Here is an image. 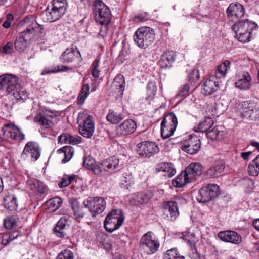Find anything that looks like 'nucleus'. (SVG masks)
<instances>
[{"instance_id":"nucleus-1","label":"nucleus","mask_w":259,"mask_h":259,"mask_svg":"<svg viewBox=\"0 0 259 259\" xmlns=\"http://www.w3.org/2000/svg\"><path fill=\"white\" fill-rule=\"evenodd\" d=\"M94 17L96 21L100 24L104 25L101 28L99 35L103 37L106 34L107 25L110 23L111 14L110 9L102 1L95 0L94 1Z\"/></svg>"},{"instance_id":"nucleus-2","label":"nucleus","mask_w":259,"mask_h":259,"mask_svg":"<svg viewBox=\"0 0 259 259\" xmlns=\"http://www.w3.org/2000/svg\"><path fill=\"white\" fill-rule=\"evenodd\" d=\"M37 27H40L41 30L43 29L42 26L38 25L36 22H33L26 30L18 34L14 44L17 51L20 53L24 52L28 47L29 41L34 34L35 29Z\"/></svg>"},{"instance_id":"nucleus-3","label":"nucleus","mask_w":259,"mask_h":259,"mask_svg":"<svg viewBox=\"0 0 259 259\" xmlns=\"http://www.w3.org/2000/svg\"><path fill=\"white\" fill-rule=\"evenodd\" d=\"M18 79L12 74H4L0 76V90H6L8 93H12L17 100H23L20 93L17 90Z\"/></svg>"},{"instance_id":"nucleus-4","label":"nucleus","mask_w":259,"mask_h":259,"mask_svg":"<svg viewBox=\"0 0 259 259\" xmlns=\"http://www.w3.org/2000/svg\"><path fill=\"white\" fill-rule=\"evenodd\" d=\"M154 39V30L148 27L139 28L134 35V41L140 48L147 47Z\"/></svg>"},{"instance_id":"nucleus-5","label":"nucleus","mask_w":259,"mask_h":259,"mask_svg":"<svg viewBox=\"0 0 259 259\" xmlns=\"http://www.w3.org/2000/svg\"><path fill=\"white\" fill-rule=\"evenodd\" d=\"M124 219V217L121 210L113 209L107 214L104 220V228L108 232H113L122 225Z\"/></svg>"},{"instance_id":"nucleus-6","label":"nucleus","mask_w":259,"mask_h":259,"mask_svg":"<svg viewBox=\"0 0 259 259\" xmlns=\"http://www.w3.org/2000/svg\"><path fill=\"white\" fill-rule=\"evenodd\" d=\"M67 7L66 0H53L51 9L47 8L46 10L47 20L50 22L58 20L65 14Z\"/></svg>"},{"instance_id":"nucleus-7","label":"nucleus","mask_w":259,"mask_h":259,"mask_svg":"<svg viewBox=\"0 0 259 259\" xmlns=\"http://www.w3.org/2000/svg\"><path fill=\"white\" fill-rule=\"evenodd\" d=\"M139 247L140 251L149 255L154 254L158 251L160 243L157 240L153 238L151 232H148L142 236Z\"/></svg>"},{"instance_id":"nucleus-8","label":"nucleus","mask_w":259,"mask_h":259,"mask_svg":"<svg viewBox=\"0 0 259 259\" xmlns=\"http://www.w3.org/2000/svg\"><path fill=\"white\" fill-rule=\"evenodd\" d=\"M106 204V201L101 197H90L83 202L84 207L89 209L93 217L104 210Z\"/></svg>"},{"instance_id":"nucleus-9","label":"nucleus","mask_w":259,"mask_h":259,"mask_svg":"<svg viewBox=\"0 0 259 259\" xmlns=\"http://www.w3.org/2000/svg\"><path fill=\"white\" fill-rule=\"evenodd\" d=\"M219 192V187L217 184H208L199 190L197 199L203 203L209 202L215 198Z\"/></svg>"},{"instance_id":"nucleus-10","label":"nucleus","mask_w":259,"mask_h":259,"mask_svg":"<svg viewBox=\"0 0 259 259\" xmlns=\"http://www.w3.org/2000/svg\"><path fill=\"white\" fill-rule=\"evenodd\" d=\"M241 113L245 118L255 120L259 119V107L254 102H243L242 104Z\"/></svg>"},{"instance_id":"nucleus-11","label":"nucleus","mask_w":259,"mask_h":259,"mask_svg":"<svg viewBox=\"0 0 259 259\" xmlns=\"http://www.w3.org/2000/svg\"><path fill=\"white\" fill-rule=\"evenodd\" d=\"M226 13L229 20L235 23L244 17L245 9L240 3H233L229 5Z\"/></svg>"},{"instance_id":"nucleus-12","label":"nucleus","mask_w":259,"mask_h":259,"mask_svg":"<svg viewBox=\"0 0 259 259\" xmlns=\"http://www.w3.org/2000/svg\"><path fill=\"white\" fill-rule=\"evenodd\" d=\"M201 141L196 135L189 136L188 139L185 140L181 146V149L186 153L193 155L200 149Z\"/></svg>"},{"instance_id":"nucleus-13","label":"nucleus","mask_w":259,"mask_h":259,"mask_svg":"<svg viewBox=\"0 0 259 259\" xmlns=\"http://www.w3.org/2000/svg\"><path fill=\"white\" fill-rule=\"evenodd\" d=\"M137 152L140 156L150 157L159 151L158 146L152 142L144 141L137 144Z\"/></svg>"},{"instance_id":"nucleus-14","label":"nucleus","mask_w":259,"mask_h":259,"mask_svg":"<svg viewBox=\"0 0 259 259\" xmlns=\"http://www.w3.org/2000/svg\"><path fill=\"white\" fill-rule=\"evenodd\" d=\"M162 208L164 215L170 220L174 221L179 215V207L176 201H166L162 203Z\"/></svg>"},{"instance_id":"nucleus-15","label":"nucleus","mask_w":259,"mask_h":259,"mask_svg":"<svg viewBox=\"0 0 259 259\" xmlns=\"http://www.w3.org/2000/svg\"><path fill=\"white\" fill-rule=\"evenodd\" d=\"M232 28L235 33L242 30L244 32L252 33L253 30H256L258 28V25L254 22L249 21L247 19L244 20L241 19L235 23Z\"/></svg>"},{"instance_id":"nucleus-16","label":"nucleus","mask_w":259,"mask_h":259,"mask_svg":"<svg viewBox=\"0 0 259 259\" xmlns=\"http://www.w3.org/2000/svg\"><path fill=\"white\" fill-rule=\"evenodd\" d=\"M153 197L151 191L138 192L135 194L129 200V203L132 205L139 206L148 203Z\"/></svg>"},{"instance_id":"nucleus-17","label":"nucleus","mask_w":259,"mask_h":259,"mask_svg":"<svg viewBox=\"0 0 259 259\" xmlns=\"http://www.w3.org/2000/svg\"><path fill=\"white\" fill-rule=\"evenodd\" d=\"M83 125H79V131L80 134L86 138H91L94 131V124L93 117L87 115L84 119H82Z\"/></svg>"},{"instance_id":"nucleus-18","label":"nucleus","mask_w":259,"mask_h":259,"mask_svg":"<svg viewBox=\"0 0 259 259\" xmlns=\"http://www.w3.org/2000/svg\"><path fill=\"white\" fill-rule=\"evenodd\" d=\"M218 237L223 241L238 244L241 242V236L236 232L227 230L221 231Z\"/></svg>"},{"instance_id":"nucleus-19","label":"nucleus","mask_w":259,"mask_h":259,"mask_svg":"<svg viewBox=\"0 0 259 259\" xmlns=\"http://www.w3.org/2000/svg\"><path fill=\"white\" fill-rule=\"evenodd\" d=\"M68 220V217L63 216L61 217L59 221L56 224L54 228V232L55 235L59 238H67L66 227Z\"/></svg>"},{"instance_id":"nucleus-20","label":"nucleus","mask_w":259,"mask_h":259,"mask_svg":"<svg viewBox=\"0 0 259 259\" xmlns=\"http://www.w3.org/2000/svg\"><path fill=\"white\" fill-rule=\"evenodd\" d=\"M5 127L3 133L8 138L19 141L24 139V135L15 125L8 124L6 125Z\"/></svg>"},{"instance_id":"nucleus-21","label":"nucleus","mask_w":259,"mask_h":259,"mask_svg":"<svg viewBox=\"0 0 259 259\" xmlns=\"http://www.w3.org/2000/svg\"><path fill=\"white\" fill-rule=\"evenodd\" d=\"M31 154V157L36 160L40 156V150L38 144L35 142H28L25 146L22 155Z\"/></svg>"},{"instance_id":"nucleus-22","label":"nucleus","mask_w":259,"mask_h":259,"mask_svg":"<svg viewBox=\"0 0 259 259\" xmlns=\"http://www.w3.org/2000/svg\"><path fill=\"white\" fill-rule=\"evenodd\" d=\"M136 128V123L132 119H128L119 125L117 132L121 136H126L134 133Z\"/></svg>"},{"instance_id":"nucleus-23","label":"nucleus","mask_w":259,"mask_h":259,"mask_svg":"<svg viewBox=\"0 0 259 259\" xmlns=\"http://www.w3.org/2000/svg\"><path fill=\"white\" fill-rule=\"evenodd\" d=\"M176 55L172 51H166L161 56L159 61V65L160 68H166L172 66V63L175 61Z\"/></svg>"},{"instance_id":"nucleus-24","label":"nucleus","mask_w":259,"mask_h":259,"mask_svg":"<svg viewBox=\"0 0 259 259\" xmlns=\"http://www.w3.org/2000/svg\"><path fill=\"white\" fill-rule=\"evenodd\" d=\"M93 167L90 170L93 171L94 174L99 175L103 171L115 169L117 166L110 161L105 160L102 163L96 162Z\"/></svg>"},{"instance_id":"nucleus-25","label":"nucleus","mask_w":259,"mask_h":259,"mask_svg":"<svg viewBox=\"0 0 259 259\" xmlns=\"http://www.w3.org/2000/svg\"><path fill=\"white\" fill-rule=\"evenodd\" d=\"M203 166L198 163H192L185 169L187 176L191 178V180L193 181L197 177L200 176L203 172Z\"/></svg>"},{"instance_id":"nucleus-26","label":"nucleus","mask_w":259,"mask_h":259,"mask_svg":"<svg viewBox=\"0 0 259 259\" xmlns=\"http://www.w3.org/2000/svg\"><path fill=\"white\" fill-rule=\"evenodd\" d=\"M80 56V52L76 48H68L64 51L61 56L60 59L63 63H69L73 61L76 58Z\"/></svg>"},{"instance_id":"nucleus-27","label":"nucleus","mask_w":259,"mask_h":259,"mask_svg":"<svg viewBox=\"0 0 259 259\" xmlns=\"http://www.w3.org/2000/svg\"><path fill=\"white\" fill-rule=\"evenodd\" d=\"M69 205L73 212V214L76 219L82 218L84 215L83 208L81 206L78 200L71 198L69 199Z\"/></svg>"},{"instance_id":"nucleus-28","label":"nucleus","mask_w":259,"mask_h":259,"mask_svg":"<svg viewBox=\"0 0 259 259\" xmlns=\"http://www.w3.org/2000/svg\"><path fill=\"white\" fill-rule=\"evenodd\" d=\"M4 207L10 210H16L18 206L17 197L14 194H8L4 198Z\"/></svg>"},{"instance_id":"nucleus-29","label":"nucleus","mask_w":259,"mask_h":259,"mask_svg":"<svg viewBox=\"0 0 259 259\" xmlns=\"http://www.w3.org/2000/svg\"><path fill=\"white\" fill-rule=\"evenodd\" d=\"M203 93L206 95H211L217 91L219 87V82L210 78L206 80L202 85Z\"/></svg>"},{"instance_id":"nucleus-30","label":"nucleus","mask_w":259,"mask_h":259,"mask_svg":"<svg viewBox=\"0 0 259 259\" xmlns=\"http://www.w3.org/2000/svg\"><path fill=\"white\" fill-rule=\"evenodd\" d=\"M182 238L187 244L190 246L192 250H194L197 252L196 248V243L198 241L197 238L196 237L195 234L194 233L190 232H184L182 233Z\"/></svg>"},{"instance_id":"nucleus-31","label":"nucleus","mask_w":259,"mask_h":259,"mask_svg":"<svg viewBox=\"0 0 259 259\" xmlns=\"http://www.w3.org/2000/svg\"><path fill=\"white\" fill-rule=\"evenodd\" d=\"M192 181L191 180V178L187 176L186 171H182L176 178L173 180V185L177 187H182L188 183H191Z\"/></svg>"},{"instance_id":"nucleus-32","label":"nucleus","mask_w":259,"mask_h":259,"mask_svg":"<svg viewBox=\"0 0 259 259\" xmlns=\"http://www.w3.org/2000/svg\"><path fill=\"white\" fill-rule=\"evenodd\" d=\"M51 116L46 115L42 113L37 114L34 117V121L38 123L39 124L42 125L46 128L52 127L54 124L50 120Z\"/></svg>"},{"instance_id":"nucleus-33","label":"nucleus","mask_w":259,"mask_h":259,"mask_svg":"<svg viewBox=\"0 0 259 259\" xmlns=\"http://www.w3.org/2000/svg\"><path fill=\"white\" fill-rule=\"evenodd\" d=\"M59 142L64 144H78L81 142L80 137H73L69 134H62L58 138Z\"/></svg>"},{"instance_id":"nucleus-34","label":"nucleus","mask_w":259,"mask_h":259,"mask_svg":"<svg viewBox=\"0 0 259 259\" xmlns=\"http://www.w3.org/2000/svg\"><path fill=\"white\" fill-rule=\"evenodd\" d=\"M214 124L213 120L210 117H206L203 121L200 122L195 131L197 132H206Z\"/></svg>"},{"instance_id":"nucleus-35","label":"nucleus","mask_w":259,"mask_h":259,"mask_svg":"<svg viewBox=\"0 0 259 259\" xmlns=\"http://www.w3.org/2000/svg\"><path fill=\"white\" fill-rule=\"evenodd\" d=\"M251 77L248 73L243 74L238 80L235 82L236 87L242 89L246 90L248 89L250 85Z\"/></svg>"},{"instance_id":"nucleus-36","label":"nucleus","mask_w":259,"mask_h":259,"mask_svg":"<svg viewBox=\"0 0 259 259\" xmlns=\"http://www.w3.org/2000/svg\"><path fill=\"white\" fill-rule=\"evenodd\" d=\"M156 169L158 171H163L167 173V176L171 177L176 174V169L174 168L171 163L164 162L159 164Z\"/></svg>"},{"instance_id":"nucleus-37","label":"nucleus","mask_w":259,"mask_h":259,"mask_svg":"<svg viewBox=\"0 0 259 259\" xmlns=\"http://www.w3.org/2000/svg\"><path fill=\"white\" fill-rule=\"evenodd\" d=\"M21 236H22V233L19 230H15L9 233L5 234L2 236V243L4 245L6 246L10 241Z\"/></svg>"},{"instance_id":"nucleus-38","label":"nucleus","mask_w":259,"mask_h":259,"mask_svg":"<svg viewBox=\"0 0 259 259\" xmlns=\"http://www.w3.org/2000/svg\"><path fill=\"white\" fill-rule=\"evenodd\" d=\"M161 124L164 125L172 126L177 127L178 125V120L176 115L173 112H169L166 114L161 121Z\"/></svg>"},{"instance_id":"nucleus-39","label":"nucleus","mask_w":259,"mask_h":259,"mask_svg":"<svg viewBox=\"0 0 259 259\" xmlns=\"http://www.w3.org/2000/svg\"><path fill=\"white\" fill-rule=\"evenodd\" d=\"M112 86L116 89H119V92H120V94L122 95L125 86V80L123 75L121 74H118L113 80Z\"/></svg>"},{"instance_id":"nucleus-40","label":"nucleus","mask_w":259,"mask_h":259,"mask_svg":"<svg viewBox=\"0 0 259 259\" xmlns=\"http://www.w3.org/2000/svg\"><path fill=\"white\" fill-rule=\"evenodd\" d=\"M248 172L250 175L256 176L259 174V154L249 164Z\"/></svg>"},{"instance_id":"nucleus-41","label":"nucleus","mask_w":259,"mask_h":259,"mask_svg":"<svg viewBox=\"0 0 259 259\" xmlns=\"http://www.w3.org/2000/svg\"><path fill=\"white\" fill-rule=\"evenodd\" d=\"M58 152L64 154V158L62 160V163H65L69 161L72 158L74 153V149L71 146H64L59 149Z\"/></svg>"},{"instance_id":"nucleus-42","label":"nucleus","mask_w":259,"mask_h":259,"mask_svg":"<svg viewBox=\"0 0 259 259\" xmlns=\"http://www.w3.org/2000/svg\"><path fill=\"white\" fill-rule=\"evenodd\" d=\"M62 203V199L59 197L53 198L47 202L49 210L50 211H55L58 209L61 206Z\"/></svg>"},{"instance_id":"nucleus-43","label":"nucleus","mask_w":259,"mask_h":259,"mask_svg":"<svg viewBox=\"0 0 259 259\" xmlns=\"http://www.w3.org/2000/svg\"><path fill=\"white\" fill-rule=\"evenodd\" d=\"M230 62L229 60H225L222 64H220L215 72L218 77H224L228 69L230 67Z\"/></svg>"},{"instance_id":"nucleus-44","label":"nucleus","mask_w":259,"mask_h":259,"mask_svg":"<svg viewBox=\"0 0 259 259\" xmlns=\"http://www.w3.org/2000/svg\"><path fill=\"white\" fill-rule=\"evenodd\" d=\"M90 87L88 84H83L77 98V104L82 105L89 95Z\"/></svg>"},{"instance_id":"nucleus-45","label":"nucleus","mask_w":259,"mask_h":259,"mask_svg":"<svg viewBox=\"0 0 259 259\" xmlns=\"http://www.w3.org/2000/svg\"><path fill=\"white\" fill-rule=\"evenodd\" d=\"M224 169V166L223 165H217L209 168L205 174L208 177H217Z\"/></svg>"},{"instance_id":"nucleus-46","label":"nucleus","mask_w":259,"mask_h":259,"mask_svg":"<svg viewBox=\"0 0 259 259\" xmlns=\"http://www.w3.org/2000/svg\"><path fill=\"white\" fill-rule=\"evenodd\" d=\"M176 127L161 124V135L163 139H167L174 134Z\"/></svg>"},{"instance_id":"nucleus-47","label":"nucleus","mask_w":259,"mask_h":259,"mask_svg":"<svg viewBox=\"0 0 259 259\" xmlns=\"http://www.w3.org/2000/svg\"><path fill=\"white\" fill-rule=\"evenodd\" d=\"M163 259H185V257L180 255L176 248H172L166 251Z\"/></svg>"},{"instance_id":"nucleus-48","label":"nucleus","mask_w":259,"mask_h":259,"mask_svg":"<svg viewBox=\"0 0 259 259\" xmlns=\"http://www.w3.org/2000/svg\"><path fill=\"white\" fill-rule=\"evenodd\" d=\"M106 118L109 122L113 124H116L119 123L123 119V117L121 114L114 111H110Z\"/></svg>"},{"instance_id":"nucleus-49","label":"nucleus","mask_w":259,"mask_h":259,"mask_svg":"<svg viewBox=\"0 0 259 259\" xmlns=\"http://www.w3.org/2000/svg\"><path fill=\"white\" fill-rule=\"evenodd\" d=\"M75 177V176L74 175H64L61 181L58 183L59 187L60 188H63L68 186L74 180Z\"/></svg>"},{"instance_id":"nucleus-50","label":"nucleus","mask_w":259,"mask_h":259,"mask_svg":"<svg viewBox=\"0 0 259 259\" xmlns=\"http://www.w3.org/2000/svg\"><path fill=\"white\" fill-rule=\"evenodd\" d=\"M236 36H237L238 39L240 42H247L250 41L251 35L252 33L249 32H244L243 31H238L237 33H235Z\"/></svg>"},{"instance_id":"nucleus-51","label":"nucleus","mask_w":259,"mask_h":259,"mask_svg":"<svg viewBox=\"0 0 259 259\" xmlns=\"http://www.w3.org/2000/svg\"><path fill=\"white\" fill-rule=\"evenodd\" d=\"M4 226L7 229H11L16 225V218L14 216H10L4 220Z\"/></svg>"},{"instance_id":"nucleus-52","label":"nucleus","mask_w":259,"mask_h":259,"mask_svg":"<svg viewBox=\"0 0 259 259\" xmlns=\"http://www.w3.org/2000/svg\"><path fill=\"white\" fill-rule=\"evenodd\" d=\"M100 64L99 59H96L92 64V70L91 73L92 76L94 78H98L99 76L100 71L98 70L99 66Z\"/></svg>"},{"instance_id":"nucleus-53","label":"nucleus","mask_w":259,"mask_h":259,"mask_svg":"<svg viewBox=\"0 0 259 259\" xmlns=\"http://www.w3.org/2000/svg\"><path fill=\"white\" fill-rule=\"evenodd\" d=\"M73 252L68 249L62 251L57 256L56 259H73Z\"/></svg>"},{"instance_id":"nucleus-54","label":"nucleus","mask_w":259,"mask_h":259,"mask_svg":"<svg viewBox=\"0 0 259 259\" xmlns=\"http://www.w3.org/2000/svg\"><path fill=\"white\" fill-rule=\"evenodd\" d=\"M96 162L95 159L91 156H88L84 158L83 164L85 168L90 170L92 167H93V166Z\"/></svg>"},{"instance_id":"nucleus-55","label":"nucleus","mask_w":259,"mask_h":259,"mask_svg":"<svg viewBox=\"0 0 259 259\" xmlns=\"http://www.w3.org/2000/svg\"><path fill=\"white\" fill-rule=\"evenodd\" d=\"M199 71L197 69H192L188 74V79L190 82H195L199 79Z\"/></svg>"},{"instance_id":"nucleus-56","label":"nucleus","mask_w":259,"mask_h":259,"mask_svg":"<svg viewBox=\"0 0 259 259\" xmlns=\"http://www.w3.org/2000/svg\"><path fill=\"white\" fill-rule=\"evenodd\" d=\"M190 89V86L185 84L180 88L177 95L181 97H186L188 95Z\"/></svg>"},{"instance_id":"nucleus-57","label":"nucleus","mask_w":259,"mask_h":259,"mask_svg":"<svg viewBox=\"0 0 259 259\" xmlns=\"http://www.w3.org/2000/svg\"><path fill=\"white\" fill-rule=\"evenodd\" d=\"M219 133L220 131L216 127H214L208 132L207 131L206 135L208 138L215 140L218 138Z\"/></svg>"},{"instance_id":"nucleus-58","label":"nucleus","mask_w":259,"mask_h":259,"mask_svg":"<svg viewBox=\"0 0 259 259\" xmlns=\"http://www.w3.org/2000/svg\"><path fill=\"white\" fill-rule=\"evenodd\" d=\"M14 20V16L11 14L7 15L6 20L3 23L2 26L5 28H9L11 27V22Z\"/></svg>"},{"instance_id":"nucleus-59","label":"nucleus","mask_w":259,"mask_h":259,"mask_svg":"<svg viewBox=\"0 0 259 259\" xmlns=\"http://www.w3.org/2000/svg\"><path fill=\"white\" fill-rule=\"evenodd\" d=\"M13 47V43L11 41L8 42L2 48V52L5 54H10L11 52Z\"/></svg>"},{"instance_id":"nucleus-60","label":"nucleus","mask_w":259,"mask_h":259,"mask_svg":"<svg viewBox=\"0 0 259 259\" xmlns=\"http://www.w3.org/2000/svg\"><path fill=\"white\" fill-rule=\"evenodd\" d=\"M69 68L67 66H62L61 68L60 69L59 66H57L56 68H55L54 70H52L50 71H47L46 72V73L47 74H50V73H56L57 72H60V71H64L69 70Z\"/></svg>"},{"instance_id":"nucleus-61","label":"nucleus","mask_w":259,"mask_h":259,"mask_svg":"<svg viewBox=\"0 0 259 259\" xmlns=\"http://www.w3.org/2000/svg\"><path fill=\"white\" fill-rule=\"evenodd\" d=\"M37 189H38V192L40 194H44L46 192V188L43 185V184L42 183H39V182H38V183H37Z\"/></svg>"},{"instance_id":"nucleus-62","label":"nucleus","mask_w":259,"mask_h":259,"mask_svg":"<svg viewBox=\"0 0 259 259\" xmlns=\"http://www.w3.org/2000/svg\"><path fill=\"white\" fill-rule=\"evenodd\" d=\"M252 154V152L248 151L246 152H242L241 153V157L245 160L248 159L249 156Z\"/></svg>"},{"instance_id":"nucleus-63","label":"nucleus","mask_w":259,"mask_h":259,"mask_svg":"<svg viewBox=\"0 0 259 259\" xmlns=\"http://www.w3.org/2000/svg\"><path fill=\"white\" fill-rule=\"evenodd\" d=\"M250 144L251 146L256 147V148L257 149V150L259 152V143L258 142H257L256 141H251L250 142Z\"/></svg>"},{"instance_id":"nucleus-64","label":"nucleus","mask_w":259,"mask_h":259,"mask_svg":"<svg viewBox=\"0 0 259 259\" xmlns=\"http://www.w3.org/2000/svg\"><path fill=\"white\" fill-rule=\"evenodd\" d=\"M252 225L256 230L259 231V219L255 220Z\"/></svg>"}]
</instances>
